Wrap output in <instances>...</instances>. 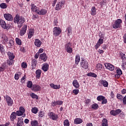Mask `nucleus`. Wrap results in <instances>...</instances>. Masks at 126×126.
Instances as JSON below:
<instances>
[{"instance_id": "1", "label": "nucleus", "mask_w": 126, "mask_h": 126, "mask_svg": "<svg viewBox=\"0 0 126 126\" xmlns=\"http://www.w3.org/2000/svg\"><path fill=\"white\" fill-rule=\"evenodd\" d=\"M14 23H17L19 28H21L23 23L25 22V19L24 17L16 15L14 19Z\"/></svg>"}, {"instance_id": "2", "label": "nucleus", "mask_w": 126, "mask_h": 126, "mask_svg": "<svg viewBox=\"0 0 126 126\" xmlns=\"http://www.w3.org/2000/svg\"><path fill=\"white\" fill-rule=\"evenodd\" d=\"M3 45H5L6 47L7 48H12V46H13V45H14V41H13V40L10 39L9 41H7V42H2Z\"/></svg>"}, {"instance_id": "3", "label": "nucleus", "mask_w": 126, "mask_h": 126, "mask_svg": "<svg viewBox=\"0 0 126 126\" xmlns=\"http://www.w3.org/2000/svg\"><path fill=\"white\" fill-rule=\"evenodd\" d=\"M80 64L81 67H83V68H84V69H87L89 65L88 62H87V61L86 60H81L80 62Z\"/></svg>"}, {"instance_id": "4", "label": "nucleus", "mask_w": 126, "mask_h": 126, "mask_svg": "<svg viewBox=\"0 0 126 126\" xmlns=\"http://www.w3.org/2000/svg\"><path fill=\"white\" fill-rule=\"evenodd\" d=\"M5 99H6V103H7L8 106H12L13 105V100L11 99V97L9 95H5L4 96Z\"/></svg>"}, {"instance_id": "5", "label": "nucleus", "mask_w": 126, "mask_h": 126, "mask_svg": "<svg viewBox=\"0 0 126 126\" xmlns=\"http://www.w3.org/2000/svg\"><path fill=\"white\" fill-rule=\"evenodd\" d=\"M62 30H61V28L56 27L53 29V35H54L55 37L59 36Z\"/></svg>"}, {"instance_id": "6", "label": "nucleus", "mask_w": 126, "mask_h": 126, "mask_svg": "<svg viewBox=\"0 0 126 126\" xmlns=\"http://www.w3.org/2000/svg\"><path fill=\"white\" fill-rule=\"evenodd\" d=\"M121 23L122 20H121V19H117L116 21L115 24L113 25V28H114V29H118V28H121V27H122V25H121Z\"/></svg>"}, {"instance_id": "7", "label": "nucleus", "mask_w": 126, "mask_h": 126, "mask_svg": "<svg viewBox=\"0 0 126 126\" xmlns=\"http://www.w3.org/2000/svg\"><path fill=\"white\" fill-rule=\"evenodd\" d=\"M48 116L51 120L53 121H57L58 120V115L54 112H50L48 113Z\"/></svg>"}, {"instance_id": "8", "label": "nucleus", "mask_w": 126, "mask_h": 126, "mask_svg": "<svg viewBox=\"0 0 126 126\" xmlns=\"http://www.w3.org/2000/svg\"><path fill=\"white\" fill-rule=\"evenodd\" d=\"M32 90L34 92H38L41 90V86L39 85L34 84L32 88Z\"/></svg>"}, {"instance_id": "9", "label": "nucleus", "mask_w": 126, "mask_h": 126, "mask_svg": "<svg viewBox=\"0 0 126 126\" xmlns=\"http://www.w3.org/2000/svg\"><path fill=\"white\" fill-rule=\"evenodd\" d=\"M71 46V43H68L65 45V49L67 53L69 54H71L72 53V48L70 47Z\"/></svg>"}, {"instance_id": "10", "label": "nucleus", "mask_w": 126, "mask_h": 126, "mask_svg": "<svg viewBox=\"0 0 126 126\" xmlns=\"http://www.w3.org/2000/svg\"><path fill=\"white\" fill-rule=\"evenodd\" d=\"M122 110L121 109H117L116 110H112L110 112V115L112 116H117V115H119L120 113H121Z\"/></svg>"}, {"instance_id": "11", "label": "nucleus", "mask_w": 126, "mask_h": 126, "mask_svg": "<svg viewBox=\"0 0 126 126\" xmlns=\"http://www.w3.org/2000/svg\"><path fill=\"white\" fill-rule=\"evenodd\" d=\"M39 59L43 62H47V60H48V56H47V54H46V53H43L40 55Z\"/></svg>"}, {"instance_id": "12", "label": "nucleus", "mask_w": 126, "mask_h": 126, "mask_svg": "<svg viewBox=\"0 0 126 126\" xmlns=\"http://www.w3.org/2000/svg\"><path fill=\"white\" fill-rule=\"evenodd\" d=\"M104 65L107 69H109V70H111V71H113V70H114V69H115V67L114 66V65H113L112 64H111L110 63H105L104 64Z\"/></svg>"}, {"instance_id": "13", "label": "nucleus", "mask_w": 126, "mask_h": 126, "mask_svg": "<svg viewBox=\"0 0 126 126\" xmlns=\"http://www.w3.org/2000/svg\"><path fill=\"white\" fill-rule=\"evenodd\" d=\"M0 36L1 39H2L3 40L2 43H4V42H8V37L6 36V35H5L4 33L3 32L1 33Z\"/></svg>"}, {"instance_id": "14", "label": "nucleus", "mask_w": 126, "mask_h": 126, "mask_svg": "<svg viewBox=\"0 0 126 126\" xmlns=\"http://www.w3.org/2000/svg\"><path fill=\"white\" fill-rule=\"evenodd\" d=\"M4 17L6 19V20H7L8 21H11L13 19L12 15H11V14H4Z\"/></svg>"}, {"instance_id": "15", "label": "nucleus", "mask_w": 126, "mask_h": 126, "mask_svg": "<svg viewBox=\"0 0 126 126\" xmlns=\"http://www.w3.org/2000/svg\"><path fill=\"white\" fill-rule=\"evenodd\" d=\"M64 3V2L63 1L59 2L56 5V10H60V9H62V7H63V5Z\"/></svg>"}, {"instance_id": "16", "label": "nucleus", "mask_w": 126, "mask_h": 126, "mask_svg": "<svg viewBox=\"0 0 126 126\" xmlns=\"http://www.w3.org/2000/svg\"><path fill=\"white\" fill-rule=\"evenodd\" d=\"M47 11L45 9H38L36 13L39 15H45L47 13Z\"/></svg>"}, {"instance_id": "17", "label": "nucleus", "mask_w": 126, "mask_h": 126, "mask_svg": "<svg viewBox=\"0 0 126 126\" xmlns=\"http://www.w3.org/2000/svg\"><path fill=\"white\" fill-rule=\"evenodd\" d=\"M27 30V26L25 25L23 26L22 30L20 31V34L21 36H23L25 33H26V31Z\"/></svg>"}, {"instance_id": "18", "label": "nucleus", "mask_w": 126, "mask_h": 126, "mask_svg": "<svg viewBox=\"0 0 126 126\" xmlns=\"http://www.w3.org/2000/svg\"><path fill=\"white\" fill-rule=\"evenodd\" d=\"M24 125L23 118L22 117H19L18 118V122L17 123V126H22Z\"/></svg>"}, {"instance_id": "19", "label": "nucleus", "mask_w": 126, "mask_h": 126, "mask_svg": "<svg viewBox=\"0 0 126 126\" xmlns=\"http://www.w3.org/2000/svg\"><path fill=\"white\" fill-rule=\"evenodd\" d=\"M34 45L37 48H40L41 47V45H42V42L41 40H39V39H36L34 41Z\"/></svg>"}, {"instance_id": "20", "label": "nucleus", "mask_w": 126, "mask_h": 126, "mask_svg": "<svg viewBox=\"0 0 126 126\" xmlns=\"http://www.w3.org/2000/svg\"><path fill=\"white\" fill-rule=\"evenodd\" d=\"M16 113L15 112H13L10 116V119L11 121V122H13L16 119Z\"/></svg>"}, {"instance_id": "21", "label": "nucleus", "mask_w": 126, "mask_h": 126, "mask_svg": "<svg viewBox=\"0 0 126 126\" xmlns=\"http://www.w3.org/2000/svg\"><path fill=\"white\" fill-rule=\"evenodd\" d=\"M0 26L2 27V28H3L4 29H7V27L6 26V23L5 22L2 20H1L0 23Z\"/></svg>"}, {"instance_id": "22", "label": "nucleus", "mask_w": 126, "mask_h": 126, "mask_svg": "<svg viewBox=\"0 0 126 126\" xmlns=\"http://www.w3.org/2000/svg\"><path fill=\"white\" fill-rule=\"evenodd\" d=\"M83 122V121L81 118H76L74 119V124L75 125H78L82 123Z\"/></svg>"}, {"instance_id": "23", "label": "nucleus", "mask_w": 126, "mask_h": 126, "mask_svg": "<svg viewBox=\"0 0 126 126\" xmlns=\"http://www.w3.org/2000/svg\"><path fill=\"white\" fill-rule=\"evenodd\" d=\"M31 9H32V11H34V12H36V13H37L39 9H38V7L36 6V5H35V4H31Z\"/></svg>"}, {"instance_id": "24", "label": "nucleus", "mask_w": 126, "mask_h": 126, "mask_svg": "<svg viewBox=\"0 0 126 126\" xmlns=\"http://www.w3.org/2000/svg\"><path fill=\"white\" fill-rule=\"evenodd\" d=\"M42 69L44 71H48V70L49 69V65L48 64V63L43 64Z\"/></svg>"}, {"instance_id": "25", "label": "nucleus", "mask_w": 126, "mask_h": 126, "mask_svg": "<svg viewBox=\"0 0 126 126\" xmlns=\"http://www.w3.org/2000/svg\"><path fill=\"white\" fill-rule=\"evenodd\" d=\"M41 73H42V71L40 69H37L35 72L36 78H40L41 77Z\"/></svg>"}, {"instance_id": "26", "label": "nucleus", "mask_w": 126, "mask_h": 126, "mask_svg": "<svg viewBox=\"0 0 126 126\" xmlns=\"http://www.w3.org/2000/svg\"><path fill=\"white\" fill-rule=\"evenodd\" d=\"M72 84L73 86L75 87V88H79V83H78V82L76 80H74L73 81Z\"/></svg>"}, {"instance_id": "27", "label": "nucleus", "mask_w": 126, "mask_h": 126, "mask_svg": "<svg viewBox=\"0 0 126 126\" xmlns=\"http://www.w3.org/2000/svg\"><path fill=\"white\" fill-rule=\"evenodd\" d=\"M7 56L9 57V60H13L15 57L14 56V54L13 53H11L10 52H8L7 53Z\"/></svg>"}, {"instance_id": "28", "label": "nucleus", "mask_w": 126, "mask_h": 126, "mask_svg": "<svg viewBox=\"0 0 126 126\" xmlns=\"http://www.w3.org/2000/svg\"><path fill=\"white\" fill-rule=\"evenodd\" d=\"M36 64H37V61H36L35 59H33L32 61V69H35V67H36Z\"/></svg>"}, {"instance_id": "29", "label": "nucleus", "mask_w": 126, "mask_h": 126, "mask_svg": "<svg viewBox=\"0 0 126 126\" xmlns=\"http://www.w3.org/2000/svg\"><path fill=\"white\" fill-rule=\"evenodd\" d=\"M100 83L104 86V87H108V86L109 85V83L106 80H102Z\"/></svg>"}, {"instance_id": "30", "label": "nucleus", "mask_w": 126, "mask_h": 126, "mask_svg": "<svg viewBox=\"0 0 126 126\" xmlns=\"http://www.w3.org/2000/svg\"><path fill=\"white\" fill-rule=\"evenodd\" d=\"M120 55L121 58L123 61V63H125V62H126V54L121 52V53H120Z\"/></svg>"}, {"instance_id": "31", "label": "nucleus", "mask_w": 126, "mask_h": 126, "mask_svg": "<svg viewBox=\"0 0 126 126\" xmlns=\"http://www.w3.org/2000/svg\"><path fill=\"white\" fill-rule=\"evenodd\" d=\"M33 35H34V31H33V30H31L29 31V34H28L29 39H31V38L33 37Z\"/></svg>"}, {"instance_id": "32", "label": "nucleus", "mask_w": 126, "mask_h": 126, "mask_svg": "<svg viewBox=\"0 0 126 126\" xmlns=\"http://www.w3.org/2000/svg\"><path fill=\"white\" fill-rule=\"evenodd\" d=\"M102 126H108V120H107V119L106 118L103 119Z\"/></svg>"}, {"instance_id": "33", "label": "nucleus", "mask_w": 126, "mask_h": 126, "mask_svg": "<svg viewBox=\"0 0 126 126\" xmlns=\"http://www.w3.org/2000/svg\"><path fill=\"white\" fill-rule=\"evenodd\" d=\"M91 15H96V8L95 7H92L91 12Z\"/></svg>"}, {"instance_id": "34", "label": "nucleus", "mask_w": 126, "mask_h": 126, "mask_svg": "<svg viewBox=\"0 0 126 126\" xmlns=\"http://www.w3.org/2000/svg\"><path fill=\"white\" fill-rule=\"evenodd\" d=\"M50 86L52 88H53V89H60V87H61L60 85H55L54 84H51Z\"/></svg>"}, {"instance_id": "35", "label": "nucleus", "mask_w": 126, "mask_h": 126, "mask_svg": "<svg viewBox=\"0 0 126 126\" xmlns=\"http://www.w3.org/2000/svg\"><path fill=\"white\" fill-rule=\"evenodd\" d=\"M38 121L37 120H33L31 122L32 126H38Z\"/></svg>"}, {"instance_id": "36", "label": "nucleus", "mask_w": 126, "mask_h": 126, "mask_svg": "<svg viewBox=\"0 0 126 126\" xmlns=\"http://www.w3.org/2000/svg\"><path fill=\"white\" fill-rule=\"evenodd\" d=\"M80 62V57L79 56V55L76 56V59H75L76 64H78Z\"/></svg>"}, {"instance_id": "37", "label": "nucleus", "mask_w": 126, "mask_h": 126, "mask_svg": "<svg viewBox=\"0 0 126 126\" xmlns=\"http://www.w3.org/2000/svg\"><path fill=\"white\" fill-rule=\"evenodd\" d=\"M27 87L28 88H32L33 87V83H32V81H29L27 82Z\"/></svg>"}, {"instance_id": "38", "label": "nucleus", "mask_w": 126, "mask_h": 126, "mask_svg": "<svg viewBox=\"0 0 126 126\" xmlns=\"http://www.w3.org/2000/svg\"><path fill=\"white\" fill-rule=\"evenodd\" d=\"M32 112L33 114H37L38 113V108L34 107L32 108Z\"/></svg>"}, {"instance_id": "39", "label": "nucleus", "mask_w": 126, "mask_h": 126, "mask_svg": "<svg viewBox=\"0 0 126 126\" xmlns=\"http://www.w3.org/2000/svg\"><path fill=\"white\" fill-rule=\"evenodd\" d=\"M30 96L33 99H39V97L38 96V95H37V94H36L34 93L31 94Z\"/></svg>"}, {"instance_id": "40", "label": "nucleus", "mask_w": 126, "mask_h": 126, "mask_svg": "<svg viewBox=\"0 0 126 126\" xmlns=\"http://www.w3.org/2000/svg\"><path fill=\"white\" fill-rule=\"evenodd\" d=\"M123 98H124V97L121 94H117V98L119 100H120V101L121 102L123 101Z\"/></svg>"}, {"instance_id": "41", "label": "nucleus", "mask_w": 126, "mask_h": 126, "mask_svg": "<svg viewBox=\"0 0 126 126\" xmlns=\"http://www.w3.org/2000/svg\"><path fill=\"white\" fill-rule=\"evenodd\" d=\"M16 42L17 45H19V46H21V44H22V42H21V39H19V38H16Z\"/></svg>"}, {"instance_id": "42", "label": "nucleus", "mask_w": 126, "mask_h": 126, "mask_svg": "<svg viewBox=\"0 0 126 126\" xmlns=\"http://www.w3.org/2000/svg\"><path fill=\"white\" fill-rule=\"evenodd\" d=\"M87 76H92V77H97V75L94 73L90 72L87 74Z\"/></svg>"}, {"instance_id": "43", "label": "nucleus", "mask_w": 126, "mask_h": 126, "mask_svg": "<svg viewBox=\"0 0 126 126\" xmlns=\"http://www.w3.org/2000/svg\"><path fill=\"white\" fill-rule=\"evenodd\" d=\"M99 3L101 5V7H103V6H106L107 4V1H106V0H102Z\"/></svg>"}, {"instance_id": "44", "label": "nucleus", "mask_w": 126, "mask_h": 126, "mask_svg": "<svg viewBox=\"0 0 126 126\" xmlns=\"http://www.w3.org/2000/svg\"><path fill=\"white\" fill-rule=\"evenodd\" d=\"M105 99V97L103 95H99L97 97V101H102Z\"/></svg>"}, {"instance_id": "45", "label": "nucleus", "mask_w": 126, "mask_h": 126, "mask_svg": "<svg viewBox=\"0 0 126 126\" xmlns=\"http://www.w3.org/2000/svg\"><path fill=\"white\" fill-rule=\"evenodd\" d=\"M45 116V113L44 111H40L38 113V117L40 118H43Z\"/></svg>"}, {"instance_id": "46", "label": "nucleus", "mask_w": 126, "mask_h": 126, "mask_svg": "<svg viewBox=\"0 0 126 126\" xmlns=\"http://www.w3.org/2000/svg\"><path fill=\"white\" fill-rule=\"evenodd\" d=\"M0 7L3 9L6 8V7H7V5H6V4L5 3H2L0 4Z\"/></svg>"}, {"instance_id": "47", "label": "nucleus", "mask_w": 126, "mask_h": 126, "mask_svg": "<svg viewBox=\"0 0 126 126\" xmlns=\"http://www.w3.org/2000/svg\"><path fill=\"white\" fill-rule=\"evenodd\" d=\"M102 65L100 63H98L96 65V68L98 70H101V69H102Z\"/></svg>"}, {"instance_id": "48", "label": "nucleus", "mask_w": 126, "mask_h": 126, "mask_svg": "<svg viewBox=\"0 0 126 126\" xmlns=\"http://www.w3.org/2000/svg\"><path fill=\"white\" fill-rule=\"evenodd\" d=\"M116 72L117 74H119V75H122L123 74V72L122 71V70L121 69L118 68L116 70Z\"/></svg>"}, {"instance_id": "49", "label": "nucleus", "mask_w": 126, "mask_h": 126, "mask_svg": "<svg viewBox=\"0 0 126 126\" xmlns=\"http://www.w3.org/2000/svg\"><path fill=\"white\" fill-rule=\"evenodd\" d=\"M63 124L64 126H69V122L68 121V120H64Z\"/></svg>"}, {"instance_id": "50", "label": "nucleus", "mask_w": 126, "mask_h": 126, "mask_svg": "<svg viewBox=\"0 0 126 126\" xmlns=\"http://www.w3.org/2000/svg\"><path fill=\"white\" fill-rule=\"evenodd\" d=\"M20 74H15V79L16 80H18L19 79V76L21 75V73H19Z\"/></svg>"}, {"instance_id": "51", "label": "nucleus", "mask_w": 126, "mask_h": 126, "mask_svg": "<svg viewBox=\"0 0 126 126\" xmlns=\"http://www.w3.org/2000/svg\"><path fill=\"white\" fill-rule=\"evenodd\" d=\"M21 66L23 68H26L27 67V63L25 62H23L21 64Z\"/></svg>"}, {"instance_id": "52", "label": "nucleus", "mask_w": 126, "mask_h": 126, "mask_svg": "<svg viewBox=\"0 0 126 126\" xmlns=\"http://www.w3.org/2000/svg\"><path fill=\"white\" fill-rule=\"evenodd\" d=\"M0 51L1 53H3L4 52V48H3V45L2 44H0Z\"/></svg>"}, {"instance_id": "53", "label": "nucleus", "mask_w": 126, "mask_h": 126, "mask_svg": "<svg viewBox=\"0 0 126 126\" xmlns=\"http://www.w3.org/2000/svg\"><path fill=\"white\" fill-rule=\"evenodd\" d=\"M19 111L20 112H21V113H22L23 114H24V113H25V109H24V108H23V107H20Z\"/></svg>"}, {"instance_id": "54", "label": "nucleus", "mask_w": 126, "mask_h": 126, "mask_svg": "<svg viewBox=\"0 0 126 126\" xmlns=\"http://www.w3.org/2000/svg\"><path fill=\"white\" fill-rule=\"evenodd\" d=\"M73 93L75 94V95H77L78 93H79V90L78 89H75L73 90Z\"/></svg>"}, {"instance_id": "55", "label": "nucleus", "mask_w": 126, "mask_h": 126, "mask_svg": "<svg viewBox=\"0 0 126 126\" xmlns=\"http://www.w3.org/2000/svg\"><path fill=\"white\" fill-rule=\"evenodd\" d=\"M16 115H17V116H22V115H23V113L21 111H20V110H19L16 111Z\"/></svg>"}, {"instance_id": "56", "label": "nucleus", "mask_w": 126, "mask_h": 126, "mask_svg": "<svg viewBox=\"0 0 126 126\" xmlns=\"http://www.w3.org/2000/svg\"><path fill=\"white\" fill-rule=\"evenodd\" d=\"M7 63H8L9 65H11L12 63H13V59H10V60H8Z\"/></svg>"}, {"instance_id": "57", "label": "nucleus", "mask_w": 126, "mask_h": 126, "mask_svg": "<svg viewBox=\"0 0 126 126\" xmlns=\"http://www.w3.org/2000/svg\"><path fill=\"white\" fill-rule=\"evenodd\" d=\"M92 109H97L98 108V104L94 103L92 106Z\"/></svg>"}, {"instance_id": "58", "label": "nucleus", "mask_w": 126, "mask_h": 126, "mask_svg": "<svg viewBox=\"0 0 126 126\" xmlns=\"http://www.w3.org/2000/svg\"><path fill=\"white\" fill-rule=\"evenodd\" d=\"M5 69V65L3 64L2 67H0V71H3Z\"/></svg>"}, {"instance_id": "59", "label": "nucleus", "mask_w": 126, "mask_h": 126, "mask_svg": "<svg viewBox=\"0 0 126 126\" xmlns=\"http://www.w3.org/2000/svg\"><path fill=\"white\" fill-rule=\"evenodd\" d=\"M26 78V75H25L24 77H23L21 80V82L22 83H24V81H25V79Z\"/></svg>"}, {"instance_id": "60", "label": "nucleus", "mask_w": 126, "mask_h": 126, "mask_svg": "<svg viewBox=\"0 0 126 126\" xmlns=\"http://www.w3.org/2000/svg\"><path fill=\"white\" fill-rule=\"evenodd\" d=\"M63 101L58 100L56 101L57 105H63Z\"/></svg>"}, {"instance_id": "61", "label": "nucleus", "mask_w": 126, "mask_h": 126, "mask_svg": "<svg viewBox=\"0 0 126 126\" xmlns=\"http://www.w3.org/2000/svg\"><path fill=\"white\" fill-rule=\"evenodd\" d=\"M102 101L101 104H107V99H105V98Z\"/></svg>"}, {"instance_id": "62", "label": "nucleus", "mask_w": 126, "mask_h": 126, "mask_svg": "<svg viewBox=\"0 0 126 126\" xmlns=\"http://www.w3.org/2000/svg\"><path fill=\"white\" fill-rule=\"evenodd\" d=\"M123 102L124 105H126V95L123 98Z\"/></svg>"}, {"instance_id": "63", "label": "nucleus", "mask_w": 126, "mask_h": 126, "mask_svg": "<svg viewBox=\"0 0 126 126\" xmlns=\"http://www.w3.org/2000/svg\"><path fill=\"white\" fill-rule=\"evenodd\" d=\"M71 28L69 27L67 28L68 34H71Z\"/></svg>"}, {"instance_id": "64", "label": "nucleus", "mask_w": 126, "mask_h": 126, "mask_svg": "<svg viewBox=\"0 0 126 126\" xmlns=\"http://www.w3.org/2000/svg\"><path fill=\"white\" fill-rule=\"evenodd\" d=\"M124 42L125 44H126V33H125L123 36Z\"/></svg>"}]
</instances>
